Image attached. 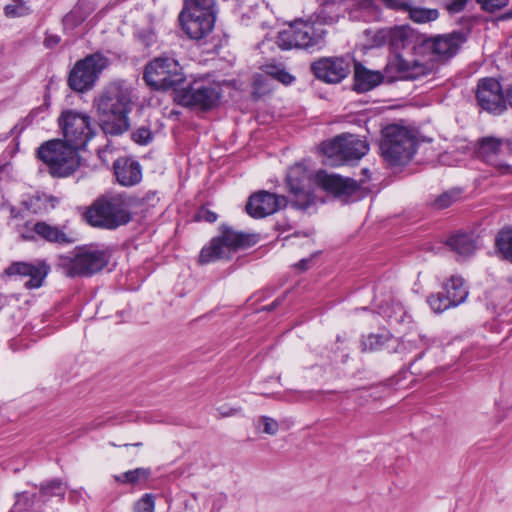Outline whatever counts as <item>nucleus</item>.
I'll return each mask as SVG.
<instances>
[{
  "instance_id": "1",
  "label": "nucleus",
  "mask_w": 512,
  "mask_h": 512,
  "mask_svg": "<svg viewBox=\"0 0 512 512\" xmlns=\"http://www.w3.org/2000/svg\"><path fill=\"white\" fill-rule=\"evenodd\" d=\"M414 39L413 30L407 26H396L389 29V47L395 55L389 59L385 67L386 77L390 81L397 79L416 80L430 74L433 66L419 60L404 59L397 52L410 46Z\"/></svg>"
},
{
  "instance_id": "2",
  "label": "nucleus",
  "mask_w": 512,
  "mask_h": 512,
  "mask_svg": "<svg viewBox=\"0 0 512 512\" xmlns=\"http://www.w3.org/2000/svg\"><path fill=\"white\" fill-rule=\"evenodd\" d=\"M178 21L182 31L190 39L201 40L207 37L215 26V1L184 0Z\"/></svg>"
},
{
  "instance_id": "3",
  "label": "nucleus",
  "mask_w": 512,
  "mask_h": 512,
  "mask_svg": "<svg viewBox=\"0 0 512 512\" xmlns=\"http://www.w3.org/2000/svg\"><path fill=\"white\" fill-rule=\"evenodd\" d=\"M89 224L95 227L115 229L131 220L130 203L123 195L98 199L86 212Z\"/></svg>"
},
{
  "instance_id": "4",
  "label": "nucleus",
  "mask_w": 512,
  "mask_h": 512,
  "mask_svg": "<svg viewBox=\"0 0 512 512\" xmlns=\"http://www.w3.org/2000/svg\"><path fill=\"white\" fill-rule=\"evenodd\" d=\"M416 136L407 128L396 124L383 130L380 143L381 154L391 165L408 163L416 152Z\"/></svg>"
},
{
  "instance_id": "5",
  "label": "nucleus",
  "mask_w": 512,
  "mask_h": 512,
  "mask_svg": "<svg viewBox=\"0 0 512 512\" xmlns=\"http://www.w3.org/2000/svg\"><path fill=\"white\" fill-rule=\"evenodd\" d=\"M37 157L54 177H67L80 166L78 151L59 139L49 140L37 149Z\"/></svg>"
},
{
  "instance_id": "6",
  "label": "nucleus",
  "mask_w": 512,
  "mask_h": 512,
  "mask_svg": "<svg viewBox=\"0 0 512 512\" xmlns=\"http://www.w3.org/2000/svg\"><path fill=\"white\" fill-rule=\"evenodd\" d=\"M256 241V236L253 234L239 233L223 227L221 235L214 237L207 246L202 248L199 262L206 264L220 259H229L237 249L254 245Z\"/></svg>"
},
{
  "instance_id": "7",
  "label": "nucleus",
  "mask_w": 512,
  "mask_h": 512,
  "mask_svg": "<svg viewBox=\"0 0 512 512\" xmlns=\"http://www.w3.org/2000/svg\"><path fill=\"white\" fill-rule=\"evenodd\" d=\"M324 163L340 166L361 159L369 150L368 144L354 135H340L321 146Z\"/></svg>"
},
{
  "instance_id": "8",
  "label": "nucleus",
  "mask_w": 512,
  "mask_h": 512,
  "mask_svg": "<svg viewBox=\"0 0 512 512\" xmlns=\"http://www.w3.org/2000/svg\"><path fill=\"white\" fill-rule=\"evenodd\" d=\"M143 78L155 90H168L185 79L179 62L171 57H157L147 63Z\"/></svg>"
},
{
  "instance_id": "9",
  "label": "nucleus",
  "mask_w": 512,
  "mask_h": 512,
  "mask_svg": "<svg viewBox=\"0 0 512 512\" xmlns=\"http://www.w3.org/2000/svg\"><path fill=\"white\" fill-rule=\"evenodd\" d=\"M107 66L108 59L102 54L88 55L74 65L68 78L69 86L78 92L90 89Z\"/></svg>"
},
{
  "instance_id": "10",
  "label": "nucleus",
  "mask_w": 512,
  "mask_h": 512,
  "mask_svg": "<svg viewBox=\"0 0 512 512\" xmlns=\"http://www.w3.org/2000/svg\"><path fill=\"white\" fill-rule=\"evenodd\" d=\"M59 123L63 130V142L76 151L84 148L94 135L91 118L86 114L65 111L62 113Z\"/></svg>"
},
{
  "instance_id": "11",
  "label": "nucleus",
  "mask_w": 512,
  "mask_h": 512,
  "mask_svg": "<svg viewBox=\"0 0 512 512\" xmlns=\"http://www.w3.org/2000/svg\"><path fill=\"white\" fill-rule=\"evenodd\" d=\"M276 43L283 50L307 49L322 44L323 33L318 32L311 23L295 22L278 33Z\"/></svg>"
},
{
  "instance_id": "12",
  "label": "nucleus",
  "mask_w": 512,
  "mask_h": 512,
  "mask_svg": "<svg viewBox=\"0 0 512 512\" xmlns=\"http://www.w3.org/2000/svg\"><path fill=\"white\" fill-rule=\"evenodd\" d=\"M104 253L98 251H80L74 255L62 256L59 268L68 277L90 276L105 267Z\"/></svg>"
},
{
  "instance_id": "13",
  "label": "nucleus",
  "mask_w": 512,
  "mask_h": 512,
  "mask_svg": "<svg viewBox=\"0 0 512 512\" xmlns=\"http://www.w3.org/2000/svg\"><path fill=\"white\" fill-rule=\"evenodd\" d=\"M286 184L293 196L292 205L297 209H306L315 201L312 191L313 180L307 168L299 163L287 172Z\"/></svg>"
},
{
  "instance_id": "14",
  "label": "nucleus",
  "mask_w": 512,
  "mask_h": 512,
  "mask_svg": "<svg viewBox=\"0 0 512 512\" xmlns=\"http://www.w3.org/2000/svg\"><path fill=\"white\" fill-rule=\"evenodd\" d=\"M219 98V91L213 85L202 81H195L176 93V100L180 105L202 110L215 106Z\"/></svg>"
},
{
  "instance_id": "15",
  "label": "nucleus",
  "mask_w": 512,
  "mask_h": 512,
  "mask_svg": "<svg viewBox=\"0 0 512 512\" xmlns=\"http://www.w3.org/2000/svg\"><path fill=\"white\" fill-rule=\"evenodd\" d=\"M97 114L107 113H130L131 95L128 89L117 83L106 87L96 100Z\"/></svg>"
},
{
  "instance_id": "16",
  "label": "nucleus",
  "mask_w": 512,
  "mask_h": 512,
  "mask_svg": "<svg viewBox=\"0 0 512 512\" xmlns=\"http://www.w3.org/2000/svg\"><path fill=\"white\" fill-rule=\"evenodd\" d=\"M311 70L317 79L336 84L348 76L351 65L343 57H325L314 61Z\"/></svg>"
},
{
  "instance_id": "17",
  "label": "nucleus",
  "mask_w": 512,
  "mask_h": 512,
  "mask_svg": "<svg viewBox=\"0 0 512 512\" xmlns=\"http://www.w3.org/2000/svg\"><path fill=\"white\" fill-rule=\"evenodd\" d=\"M476 98L479 106L490 113L500 114L506 109L502 87L493 78H485L479 81Z\"/></svg>"
},
{
  "instance_id": "18",
  "label": "nucleus",
  "mask_w": 512,
  "mask_h": 512,
  "mask_svg": "<svg viewBox=\"0 0 512 512\" xmlns=\"http://www.w3.org/2000/svg\"><path fill=\"white\" fill-rule=\"evenodd\" d=\"M466 41V35L462 32H453L440 35L423 41V47L429 51L436 60H447L453 57Z\"/></svg>"
},
{
  "instance_id": "19",
  "label": "nucleus",
  "mask_w": 512,
  "mask_h": 512,
  "mask_svg": "<svg viewBox=\"0 0 512 512\" xmlns=\"http://www.w3.org/2000/svg\"><path fill=\"white\" fill-rule=\"evenodd\" d=\"M287 203L285 196H279L268 191H258L250 196L246 211L254 218H263L286 207Z\"/></svg>"
},
{
  "instance_id": "20",
  "label": "nucleus",
  "mask_w": 512,
  "mask_h": 512,
  "mask_svg": "<svg viewBox=\"0 0 512 512\" xmlns=\"http://www.w3.org/2000/svg\"><path fill=\"white\" fill-rule=\"evenodd\" d=\"M49 270V266L44 262H39L37 264L15 262L5 269V274L8 276L27 278L24 282V286L27 289H36L43 285Z\"/></svg>"
},
{
  "instance_id": "21",
  "label": "nucleus",
  "mask_w": 512,
  "mask_h": 512,
  "mask_svg": "<svg viewBox=\"0 0 512 512\" xmlns=\"http://www.w3.org/2000/svg\"><path fill=\"white\" fill-rule=\"evenodd\" d=\"M315 181L326 191L338 197L348 198L359 190L357 182L351 178H343L339 175L327 174L319 171Z\"/></svg>"
},
{
  "instance_id": "22",
  "label": "nucleus",
  "mask_w": 512,
  "mask_h": 512,
  "mask_svg": "<svg viewBox=\"0 0 512 512\" xmlns=\"http://www.w3.org/2000/svg\"><path fill=\"white\" fill-rule=\"evenodd\" d=\"M116 179L122 186H133L142 179L141 166L129 158H119L114 162Z\"/></svg>"
},
{
  "instance_id": "23",
  "label": "nucleus",
  "mask_w": 512,
  "mask_h": 512,
  "mask_svg": "<svg viewBox=\"0 0 512 512\" xmlns=\"http://www.w3.org/2000/svg\"><path fill=\"white\" fill-rule=\"evenodd\" d=\"M129 113H107L98 114L99 125L102 131L107 135L119 136L127 132L130 128Z\"/></svg>"
},
{
  "instance_id": "24",
  "label": "nucleus",
  "mask_w": 512,
  "mask_h": 512,
  "mask_svg": "<svg viewBox=\"0 0 512 512\" xmlns=\"http://www.w3.org/2000/svg\"><path fill=\"white\" fill-rule=\"evenodd\" d=\"M383 76L378 71L366 69L361 64H355L354 68V90L357 92H367L379 85Z\"/></svg>"
},
{
  "instance_id": "25",
  "label": "nucleus",
  "mask_w": 512,
  "mask_h": 512,
  "mask_svg": "<svg viewBox=\"0 0 512 512\" xmlns=\"http://www.w3.org/2000/svg\"><path fill=\"white\" fill-rule=\"evenodd\" d=\"M33 231L43 240L57 244H70L75 241L71 233H66L57 226L50 225L44 221L34 224Z\"/></svg>"
},
{
  "instance_id": "26",
  "label": "nucleus",
  "mask_w": 512,
  "mask_h": 512,
  "mask_svg": "<svg viewBox=\"0 0 512 512\" xmlns=\"http://www.w3.org/2000/svg\"><path fill=\"white\" fill-rule=\"evenodd\" d=\"M501 150L502 143L499 139L487 137L479 143L477 155L491 165L502 167V162L498 159Z\"/></svg>"
},
{
  "instance_id": "27",
  "label": "nucleus",
  "mask_w": 512,
  "mask_h": 512,
  "mask_svg": "<svg viewBox=\"0 0 512 512\" xmlns=\"http://www.w3.org/2000/svg\"><path fill=\"white\" fill-rule=\"evenodd\" d=\"M444 292L448 295V299L454 307L463 303L468 296V290L464 285V280L458 276H452L445 283Z\"/></svg>"
},
{
  "instance_id": "28",
  "label": "nucleus",
  "mask_w": 512,
  "mask_h": 512,
  "mask_svg": "<svg viewBox=\"0 0 512 512\" xmlns=\"http://www.w3.org/2000/svg\"><path fill=\"white\" fill-rule=\"evenodd\" d=\"M447 245L460 256H469L476 250L474 241L467 234L451 236L447 240Z\"/></svg>"
},
{
  "instance_id": "29",
  "label": "nucleus",
  "mask_w": 512,
  "mask_h": 512,
  "mask_svg": "<svg viewBox=\"0 0 512 512\" xmlns=\"http://www.w3.org/2000/svg\"><path fill=\"white\" fill-rule=\"evenodd\" d=\"M67 485L61 480L54 479L41 486L39 496L43 502L48 501L51 497H58L60 501L64 499Z\"/></svg>"
},
{
  "instance_id": "30",
  "label": "nucleus",
  "mask_w": 512,
  "mask_h": 512,
  "mask_svg": "<svg viewBox=\"0 0 512 512\" xmlns=\"http://www.w3.org/2000/svg\"><path fill=\"white\" fill-rule=\"evenodd\" d=\"M496 246L501 256L512 262V229L502 230L498 233Z\"/></svg>"
},
{
  "instance_id": "31",
  "label": "nucleus",
  "mask_w": 512,
  "mask_h": 512,
  "mask_svg": "<svg viewBox=\"0 0 512 512\" xmlns=\"http://www.w3.org/2000/svg\"><path fill=\"white\" fill-rule=\"evenodd\" d=\"M409 17L416 23H427L434 21L438 18L439 13L437 9H426L420 7H414L410 2V8L407 9Z\"/></svg>"
},
{
  "instance_id": "32",
  "label": "nucleus",
  "mask_w": 512,
  "mask_h": 512,
  "mask_svg": "<svg viewBox=\"0 0 512 512\" xmlns=\"http://www.w3.org/2000/svg\"><path fill=\"white\" fill-rule=\"evenodd\" d=\"M150 474L151 472L148 468H136L116 476L115 479L117 482L123 484H139L147 480Z\"/></svg>"
},
{
  "instance_id": "33",
  "label": "nucleus",
  "mask_w": 512,
  "mask_h": 512,
  "mask_svg": "<svg viewBox=\"0 0 512 512\" xmlns=\"http://www.w3.org/2000/svg\"><path fill=\"white\" fill-rule=\"evenodd\" d=\"M26 203L30 205L28 206V209H30L33 213H38L41 211L47 212L55 207L56 199L48 195H37L31 197Z\"/></svg>"
},
{
  "instance_id": "34",
  "label": "nucleus",
  "mask_w": 512,
  "mask_h": 512,
  "mask_svg": "<svg viewBox=\"0 0 512 512\" xmlns=\"http://www.w3.org/2000/svg\"><path fill=\"white\" fill-rule=\"evenodd\" d=\"M89 11L83 9V4L79 3L73 10H71L63 19L64 26L73 29L82 23L88 16Z\"/></svg>"
},
{
  "instance_id": "35",
  "label": "nucleus",
  "mask_w": 512,
  "mask_h": 512,
  "mask_svg": "<svg viewBox=\"0 0 512 512\" xmlns=\"http://www.w3.org/2000/svg\"><path fill=\"white\" fill-rule=\"evenodd\" d=\"M461 191L460 189H451L449 191L444 192L439 195L433 202V206L436 209H445L448 208L453 203L457 202L460 199Z\"/></svg>"
},
{
  "instance_id": "36",
  "label": "nucleus",
  "mask_w": 512,
  "mask_h": 512,
  "mask_svg": "<svg viewBox=\"0 0 512 512\" xmlns=\"http://www.w3.org/2000/svg\"><path fill=\"white\" fill-rule=\"evenodd\" d=\"M428 303L433 311L437 313L442 312L450 307H454L445 292L444 294L431 295L428 298Z\"/></svg>"
},
{
  "instance_id": "37",
  "label": "nucleus",
  "mask_w": 512,
  "mask_h": 512,
  "mask_svg": "<svg viewBox=\"0 0 512 512\" xmlns=\"http://www.w3.org/2000/svg\"><path fill=\"white\" fill-rule=\"evenodd\" d=\"M257 428L262 429V432L274 436L279 431V423L268 416H260L257 419Z\"/></svg>"
},
{
  "instance_id": "38",
  "label": "nucleus",
  "mask_w": 512,
  "mask_h": 512,
  "mask_svg": "<svg viewBox=\"0 0 512 512\" xmlns=\"http://www.w3.org/2000/svg\"><path fill=\"white\" fill-rule=\"evenodd\" d=\"M27 8L23 1L12 0L11 3L4 7L5 15L8 17H18L26 13Z\"/></svg>"
},
{
  "instance_id": "39",
  "label": "nucleus",
  "mask_w": 512,
  "mask_h": 512,
  "mask_svg": "<svg viewBox=\"0 0 512 512\" xmlns=\"http://www.w3.org/2000/svg\"><path fill=\"white\" fill-rule=\"evenodd\" d=\"M154 509L155 501L154 496L151 494H145L134 506L135 512H155Z\"/></svg>"
},
{
  "instance_id": "40",
  "label": "nucleus",
  "mask_w": 512,
  "mask_h": 512,
  "mask_svg": "<svg viewBox=\"0 0 512 512\" xmlns=\"http://www.w3.org/2000/svg\"><path fill=\"white\" fill-rule=\"evenodd\" d=\"M476 1L484 11L490 12V13H493L497 10L502 9L509 2V0H476Z\"/></svg>"
},
{
  "instance_id": "41",
  "label": "nucleus",
  "mask_w": 512,
  "mask_h": 512,
  "mask_svg": "<svg viewBox=\"0 0 512 512\" xmlns=\"http://www.w3.org/2000/svg\"><path fill=\"white\" fill-rule=\"evenodd\" d=\"M382 2L388 9L406 12L410 8L409 0H377V4Z\"/></svg>"
},
{
  "instance_id": "42",
  "label": "nucleus",
  "mask_w": 512,
  "mask_h": 512,
  "mask_svg": "<svg viewBox=\"0 0 512 512\" xmlns=\"http://www.w3.org/2000/svg\"><path fill=\"white\" fill-rule=\"evenodd\" d=\"M373 46L380 47L389 44V29L375 31L372 37Z\"/></svg>"
},
{
  "instance_id": "43",
  "label": "nucleus",
  "mask_w": 512,
  "mask_h": 512,
  "mask_svg": "<svg viewBox=\"0 0 512 512\" xmlns=\"http://www.w3.org/2000/svg\"><path fill=\"white\" fill-rule=\"evenodd\" d=\"M132 138L139 144H147L151 139V133L148 128L141 127L132 133Z\"/></svg>"
},
{
  "instance_id": "44",
  "label": "nucleus",
  "mask_w": 512,
  "mask_h": 512,
  "mask_svg": "<svg viewBox=\"0 0 512 512\" xmlns=\"http://www.w3.org/2000/svg\"><path fill=\"white\" fill-rule=\"evenodd\" d=\"M217 412L219 417H233L241 413L242 409L240 407H231L228 404H223L217 407Z\"/></svg>"
},
{
  "instance_id": "45",
  "label": "nucleus",
  "mask_w": 512,
  "mask_h": 512,
  "mask_svg": "<svg viewBox=\"0 0 512 512\" xmlns=\"http://www.w3.org/2000/svg\"><path fill=\"white\" fill-rule=\"evenodd\" d=\"M274 78L282 82L283 84H290L294 80V77L286 72L285 70L273 68L272 71L269 72Z\"/></svg>"
},
{
  "instance_id": "46",
  "label": "nucleus",
  "mask_w": 512,
  "mask_h": 512,
  "mask_svg": "<svg viewBox=\"0 0 512 512\" xmlns=\"http://www.w3.org/2000/svg\"><path fill=\"white\" fill-rule=\"evenodd\" d=\"M467 2L468 0H449L446 3V9L452 14L459 13L465 8Z\"/></svg>"
},
{
  "instance_id": "47",
  "label": "nucleus",
  "mask_w": 512,
  "mask_h": 512,
  "mask_svg": "<svg viewBox=\"0 0 512 512\" xmlns=\"http://www.w3.org/2000/svg\"><path fill=\"white\" fill-rule=\"evenodd\" d=\"M198 219L212 223L217 220V214L207 208H202L198 213Z\"/></svg>"
},
{
  "instance_id": "48",
  "label": "nucleus",
  "mask_w": 512,
  "mask_h": 512,
  "mask_svg": "<svg viewBox=\"0 0 512 512\" xmlns=\"http://www.w3.org/2000/svg\"><path fill=\"white\" fill-rule=\"evenodd\" d=\"M379 339L380 338L376 335H370L363 341V345L370 350L375 349L379 344Z\"/></svg>"
},
{
  "instance_id": "49",
  "label": "nucleus",
  "mask_w": 512,
  "mask_h": 512,
  "mask_svg": "<svg viewBox=\"0 0 512 512\" xmlns=\"http://www.w3.org/2000/svg\"><path fill=\"white\" fill-rule=\"evenodd\" d=\"M49 101H50V97H49V95H45L44 104H43V105H41V106H39V107H37V108H35V109H33V110L30 112L29 116H30V117H34V116H36L38 113L43 112L44 110L48 109V107H49V105H50V102H49Z\"/></svg>"
},
{
  "instance_id": "50",
  "label": "nucleus",
  "mask_w": 512,
  "mask_h": 512,
  "mask_svg": "<svg viewBox=\"0 0 512 512\" xmlns=\"http://www.w3.org/2000/svg\"><path fill=\"white\" fill-rule=\"evenodd\" d=\"M60 42V37L57 35H48L44 40V45L48 48L56 46Z\"/></svg>"
},
{
  "instance_id": "51",
  "label": "nucleus",
  "mask_w": 512,
  "mask_h": 512,
  "mask_svg": "<svg viewBox=\"0 0 512 512\" xmlns=\"http://www.w3.org/2000/svg\"><path fill=\"white\" fill-rule=\"evenodd\" d=\"M362 6L376 5L377 0H357Z\"/></svg>"
},
{
  "instance_id": "52",
  "label": "nucleus",
  "mask_w": 512,
  "mask_h": 512,
  "mask_svg": "<svg viewBox=\"0 0 512 512\" xmlns=\"http://www.w3.org/2000/svg\"><path fill=\"white\" fill-rule=\"evenodd\" d=\"M308 262L309 260L307 259H302L298 264H297V267L301 270H306L308 268Z\"/></svg>"
},
{
  "instance_id": "53",
  "label": "nucleus",
  "mask_w": 512,
  "mask_h": 512,
  "mask_svg": "<svg viewBox=\"0 0 512 512\" xmlns=\"http://www.w3.org/2000/svg\"><path fill=\"white\" fill-rule=\"evenodd\" d=\"M108 152H109L108 146H106L103 149H100L98 151L99 157L104 160Z\"/></svg>"
},
{
  "instance_id": "54",
  "label": "nucleus",
  "mask_w": 512,
  "mask_h": 512,
  "mask_svg": "<svg viewBox=\"0 0 512 512\" xmlns=\"http://www.w3.org/2000/svg\"><path fill=\"white\" fill-rule=\"evenodd\" d=\"M507 100L510 106L512 107V86L507 91Z\"/></svg>"
},
{
  "instance_id": "55",
  "label": "nucleus",
  "mask_w": 512,
  "mask_h": 512,
  "mask_svg": "<svg viewBox=\"0 0 512 512\" xmlns=\"http://www.w3.org/2000/svg\"><path fill=\"white\" fill-rule=\"evenodd\" d=\"M512 17V14L509 12V13H506L502 16L503 19H507V18H510Z\"/></svg>"
},
{
  "instance_id": "56",
  "label": "nucleus",
  "mask_w": 512,
  "mask_h": 512,
  "mask_svg": "<svg viewBox=\"0 0 512 512\" xmlns=\"http://www.w3.org/2000/svg\"><path fill=\"white\" fill-rule=\"evenodd\" d=\"M141 445H142V443H140V442H139V443H135V444H133V446H137V447H139V446H141Z\"/></svg>"
}]
</instances>
